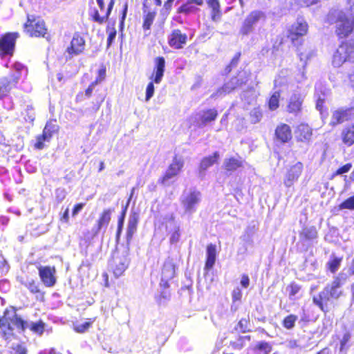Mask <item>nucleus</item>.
Wrapping results in <instances>:
<instances>
[{"mask_svg": "<svg viewBox=\"0 0 354 354\" xmlns=\"http://www.w3.org/2000/svg\"><path fill=\"white\" fill-rule=\"evenodd\" d=\"M343 283V280L339 276H335L330 283H328L322 290L313 297V304L324 314L326 315L330 312L332 306H334V300H337L344 295V292L341 289Z\"/></svg>", "mask_w": 354, "mask_h": 354, "instance_id": "obj_1", "label": "nucleus"}, {"mask_svg": "<svg viewBox=\"0 0 354 354\" xmlns=\"http://www.w3.org/2000/svg\"><path fill=\"white\" fill-rule=\"evenodd\" d=\"M328 20L334 24V31L338 39H344L354 32V19L343 10H333L328 14Z\"/></svg>", "mask_w": 354, "mask_h": 354, "instance_id": "obj_2", "label": "nucleus"}, {"mask_svg": "<svg viewBox=\"0 0 354 354\" xmlns=\"http://www.w3.org/2000/svg\"><path fill=\"white\" fill-rule=\"evenodd\" d=\"M28 326V322L24 320L15 310H6L0 317V329L6 339L14 335L15 328L24 331Z\"/></svg>", "mask_w": 354, "mask_h": 354, "instance_id": "obj_3", "label": "nucleus"}, {"mask_svg": "<svg viewBox=\"0 0 354 354\" xmlns=\"http://www.w3.org/2000/svg\"><path fill=\"white\" fill-rule=\"evenodd\" d=\"M24 32L30 37H46L48 27L45 21L39 16L28 15L26 21L23 25Z\"/></svg>", "mask_w": 354, "mask_h": 354, "instance_id": "obj_4", "label": "nucleus"}, {"mask_svg": "<svg viewBox=\"0 0 354 354\" xmlns=\"http://www.w3.org/2000/svg\"><path fill=\"white\" fill-rule=\"evenodd\" d=\"M346 62L354 63V41L341 42L333 57V64L341 66Z\"/></svg>", "mask_w": 354, "mask_h": 354, "instance_id": "obj_5", "label": "nucleus"}, {"mask_svg": "<svg viewBox=\"0 0 354 354\" xmlns=\"http://www.w3.org/2000/svg\"><path fill=\"white\" fill-rule=\"evenodd\" d=\"M89 100L90 109L93 111H97L101 107L102 103L106 98V93L104 91L100 90L94 86L92 91L86 95V89L84 93L79 92L75 97L76 102H82L84 99Z\"/></svg>", "mask_w": 354, "mask_h": 354, "instance_id": "obj_6", "label": "nucleus"}, {"mask_svg": "<svg viewBox=\"0 0 354 354\" xmlns=\"http://www.w3.org/2000/svg\"><path fill=\"white\" fill-rule=\"evenodd\" d=\"M18 32H7L0 36V57L13 56L17 40L19 37Z\"/></svg>", "mask_w": 354, "mask_h": 354, "instance_id": "obj_7", "label": "nucleus"}, {"mask_svg": "<svg viewBox=\"0 0 354 354\" xmlns=\"http://www.w3.org/2000/svg\"><path fill=\"white\" fill-rule=\"evenodd\" d=\"M169 334L168 332H163L160 330L156 333V338L152 339L151 342L145 344L141 346L138 351V354H159L161 348L169 339Z\"/></svg>", "mask_w": 354, "mask_h": 354, "instance_id": "obj_8", "label": "nucleus"}, {"mask_svg": "<svg viewBox=\"0 0 354 354\" xmlns=\"http://www.w3.org/2000/svg\"><path fill=\"white\" fill-rule=\"evenodd\" d=\"M99 9L102 12H104L103 15H100L99 11L94 8L89 12V17L92 21L99 24H103L106 22L111 15V11L115 4V0H109L107 7L105 6L104 0H96Z\"/></svg>", "mask_w": 354, "mask_h": 354, "instance_id": "obj_9", "label": "nucleus"}, {"mask_svg": "<svg viewBox=\"0 0 354 354\" xmlns=\"http://www.w3.org/2000/svg\"><path fill=\"white\" fill-rule=\"evenodd\" d=\"M266 15L264 12L255 10L251 11L245 18L239 32L243 36H246L250 34L254 29V26L261 20H265Z\"/></svg>", "mask_w": 354, "mask_h": 354, "instance_id": "obj_10", "label": "nucleus"}, {"mask_svg": "<svg viewBox=\"0 0 354 354\" xmlns=\"http://www.w3.org/2000/svg\"><path fill=\"white\" fill-rule=\"evenodd\" d=\"M20 79L19 73H9L0 77V100L8 97L11 91L17 88Z\"/></svg>", "mask_w": 354, "mask_h": 354, "instance_id": "obj_11", "label": "nucleus"}, {"mask_svg": "<svg viewBox=\"0 0 354 354\" xmlns=\"http://www.w3.org/2000/svg\"><path fill=\"white\" fill-rule=\"evenodd\" d=\"M294 134L297 143L308 145L313 141V129L306 122H300L295 127Z\"/></svg>", "mask_w": 354, "mask_h": 354, "instance_id": "obj_12", "label": "nucleus"}, {"mask_svg": "<svg viewBox=\"0 0 354 354\" xmlns=\"http://www.w3.org/2000/svg\"><path fill=\"white\" fill-rule=\"evenodd\" d=\"M183 167L184 160L177 155H175L165 174L158 179V183L165 185L169 180L177 176L182 171Z\"/></svg>", "mask_w": 354, "mask_h": 354, "instance_id": "obj_13", "label": "nucleus"}, {"mask_svg": "<svg viewBox=\"0 0 354 354\" xmlns=\"http://www.w3.org/2000/svg\"><path fill=\"white\" fill-rule=\"evenodd\" d=\"M86 46V40L82 34L76 32L73 34L70 44L65 51L70 57L77 56L84 53Z\"/></svg>", "mask_w": 354, "mask_h": 354, "instance_id": "obj_14", "label": "nucleus"}, {"mask_svg": "<svg viewBox=\"0 0 354 354\" xmlns=\"http://www.w3.org/2000/svg\"><path fill=\"white\" fill-rule=\"evenodd\" d=\"M37 270L41 281L46 287L51 288L56 284L57 271L54 266H39Z\"/></svg>", "mask_w": 354, "mask_h": 354, "instance_id": "obj_15", "label": "nucleus"}, {"mask_svg": "<svg viewBox=\"0 0 354 354\" xmlns=\"http://www.w3.org/2000/svg\"><path fill=\"white\" fill-rule=\"evenodd\" d=\"M149 0H142V28L145 32L149 31L153 24L157 16V12L155 9L151 8Z\"/></svg>", "mask_w": 354, "mask_h": 354, "instance_id": "obj_16", "label": "nucleus"}, {"mask_svg": "<svg viewBox=\"0 0 354 354\" xmlns=\"http://www.w3.org/2000/svg\"><path fill=\"white\" fill-rule=\"evenodd\" d=\"M308 31V24L306 21H297L291 25L287 32V37L295 44L299 39L305 36Z\"/></svg>", "mask_w": 354, "mask_h": 354, "instance_id": "obj_17", "label": "nucleus"}, {"mask_svg": "<svg viewBox=\"0 0 354 354\" xmlns=\"http://www.w3.org/2000/svg\"><path fill=\"white\" fill-rule=\"evenodd\" d=\"M240 72L232 76L227 82H225L216 91L218 95H226L232 93L236 88L245 85L247 83L246 78L239 77Z\"/></svg>", "mask_w": 354, "mask_h": 354, "instance_id": "obj_18", "label": "nucleus"}, {"mask_svg": "<svg viewBox=\"0 0 354 354\" xmlns=\"http://www.w3.org/2000/svg\"><path fill=\"white\" fill-rule=\"evenodd\" d=\"M353 107L340 108L332 113L330 126L335 127L344 122L351 120Z\"/></svg>", "mask_w": 354, "mask_h": 354, "instance_id": "obj_19", "label": "nucleus"}, {"mask_svg": "<svg viewBox=\"0 0 354 354\" xmlns=\"http://www.w3.org/2000/svg\"><path fill=\"white\" fill-rule=\"evenodd\" d=\"M292 139V129L290 125L286 123H279L274 129V140L279 144H286Z\"/></svg>", "mask_w": 354, "mask_h": 354, "instance_id": "obj_20", "label": "nucleus"}, {"mask_svg": "<svg viewBox=\"0 0 354 354\" xmlns=\"http://www.w3.org/2000/svg\"><path fill=\"white\" fill-rule=\"evenodd\" d=\"M303 170L304 164L300 161H298L295 164L290 166L287 170L283 179V183L286 187H291L294 183L299 179L303 172Z\"/></svg>", "mask_w": 354, "mask_h": 354, "instance_id": "obj_21", "label": "nucleus"}, {"mask_svg": "<svg viewBox=\"0 0 354 354\" xmlns=\"http://www.w3.org/2000/svg\"><path fill=\"white\" fill-rule=\"evenodd\" d=\"M187 41V35L186 33L182 32L180 29H174L169 36L168 44L172 48L179 50L184 47Z\"/></svg>", "mask_w": 354, "mask_h": 354, "instance_id": "obj_22", "label": "nucleus"}, {"mask_svg": "<svg viewBox=\"0 0 354 354\" xmlns=\"http://www.w3.org/2000/svg\"><path fill=\"white\" fill-rule=\"evenodd\" d=\"M304 102V97L300 93L292 94L286 105V111L289 114L295 116L298 115L302 111V105Z\"/></svg>", "mask_w": 354, "mask_h": 354, "instance_id": "obj_23", "label": "nucleus"}, {"mask_svg": "<svg viewBox=\"0 0 354 354\" xmlns=\"http://www.w3.org/2000/svg\"><path fill=\"white\" fill-rule=\"evenodd\" d=\"M155 66L149 79L159 84L162 80L165 71V59L162 56L157 57L154 59Z\"/></svg>", "mask_w": 354, "mask_h": 354, "instance_id": "obj_24", "label": "nucleus"}, {"mask_svg": "<svg viewBox=\"0 0 354 354\" xmlns=\"http://www.w3.org/2000/svg\"><path fill=\"white\" fill-rule=\"evenodd\" d=\"M203 0H187L176 9V13L186 16L196 13L200 10L197 6H203Z\"/></svg>", "mask_w": 354, "mask_h": 354, "instance_id": "obj_25", "label": "nucleus"}, {"mask_svg": "<svg viewBox=\"0 0 354 354\" xmlns=\"http://www.w3.org/2000/svg\"><path fill=\"white\" fill-rule=\"evenodd\" d=\"M201 192L199 191L190 192L186 196L181 200L185 210L187 212H193L196 209V206L201 201Z\"/></svg>", "mask_w": 354, "mask_h": 354, "instance_id": "obj_26", "label": "nucleus"}, {"mask_svg": "<svg viewBox=\"0 0 354 354\" xmlns=\"http://www.w3.org/2000/svg\"><path fill=\"white\" fill-rule=\"evenodd\" d=\"M113 211V208H106L100 214L93 230L94 236L97 235L103 227H106L109 225L111 219V214Z\"/></svg>", "mask_w": 354, "mask_h": 354, "instance_id": "obj_27", "label": "nucleus"}, {"mask_svg": "<svg viewBox=\"0 0 354 354\" xmlns=\"http://www.w3.org/2000/svg\"><path fill=\"white\" fill-rule=\"evenodd\" d=\"M339 139L346 147L354 145V123L346 124L340 129Z\"/></svg>", "mask_w": 354, "mask_h": 354, "instance_id": "obj_28", "label": "nucleus"}, {"mask_svg": "<svg viewBox=\"0 0 354 354\" xmlns=\"http://www.w3.org/2000/svg\"><path fill=\"white\" fill-rule=\"evenodd\" d=\"M217 256L216 245L209 243L206 247V258L205 261L204 271L208 273L214 267Z\"/></svg>", "mask_w": 354, "mask_h": 354, "instance_id": "obj_29", "label": "nucleus"}, {"mask_svg": "<svg viewBox=\"0 0 354 354\" xmlns=\"http://www.w3.org/2000/svg\"><path fill=\"white\" fill-rule=\"evenodd\" d=\"M272 351V344L266 341H259L250 345L246 350V354H269Z\"/></svg>", "mask_w": 354, "mask_h": 354, "instance_id": "obj_30", "label": "nucleus"}, {"mask_svg": "<svg viewBox=\"0 0 354 354\" xmlns=\"http://www.w3.org/2000/svg\"><path fill=\"white\" fill-rule=\"evenodd\" d=\"M176 265L171 257H167L162 267L161 277L162 279L169 280L174 277L176 274Z\"/></svg>", "mask_w": 354, "mask_h": 354, "instance_id": "obj_31", "label": "nucleus"}, {"mask_svg": "<svg viewBox=\"0 0 354 354\" xmlns=\"http://www.w3.org/2000/svg\"><path fill=\"white\" fill-rule=\"evenodd\" d=\"M218 115V113L216 109H207L203 110L198 118V126L204 127L209 123L214 122L216 120Z\"/></svg>", "mask_w": 354, "mask_h": 354, "instance_id": "obj_32", "label": "nucleus"}, {"mask_svg": "<svg viewBox=\"0 0 354 354\" xmlns=\"http://www.w3.org/2000/svg\"><path fill=\"white\" fill-rule=\"evenodd\" d=\"M207 7L210 9V19L217 22L222 17V10L219 0H205Z\"/></svg>", "mask_w": 354, "mask_h": 354, "instance_id": "obj_33", "label": "nucleus"}, {"mask_svg": "<svg viewBox=\"0 0 354 354\" xmlns=\"http://www.w3.org/2000/svg\"><path fill=\"white\" fill-rule=\"evenodd\" d=\"M127 261L125 258L118 257L113 259L111 269L116 277L121 276L127 268Z\"/></svg>", "mask_w": 354, "mask_h": 354, "instance_id": "obj_34", "label": "nucleus"}, {"mask_svg": "<svg viewBox=\"0 0 354 354\" xmlns=\"http://www.w3.org/2000/svg\"><path fill=\"white\" fill-rule=\"evenodd\" d=\"M342 261V256L337 257L335 254H332L326 265L327 270L332 274L336 273L340 268Z\"/></svg>", "mask_w": 354, "mask_h": 354, "instance_id": "obj_35", "label": "nucleus"}, {"mask_svg": "<svg viewBox=\"0 0 354 354\" xmlns=\"http://www.w3.org/2000/svg\"><path fill=\"white\" fill-rule=\"evenodd\" d=\"M219 159V153L218 151H215L212 155L205 156L203 158L200 162V169L205 171L207 168L213 166L216 164Z\"/></svg>", "mask_w": 354, "mask_h": 354, "instance_id": "obj_36", "label": "nucleus"}, {"mask_svg": "<svg viewBox=\"0 0 354 354\" xmlns=\"http://www.w3.org/2000/svg\"><path fill=\"white\" fill-rule=\"evenodd\" d=\"M243 165L241 158L237 159L234 157H230L225 159L224 162V169L226 171L232 172L237 170L239 168L242 167Z\"/></svg>", "mask_w": 354, "mask_h": 354, "instance_id": "obj_37", "label": "nucleus"}, {"mask_svg": "<svg viewBox=\"0 0 354 354\" xmlns=\"http://www.w3.org/2000/svg\"><path fill=\"white\" fill-rule=\"evenodd\" d=\"M281 92L277 91L273 92L267 100L268 109L271 111L277 110L280 106Z\"/></svg>", "mask_w": 354, "mask_h": 354, "instance_id": "obj_38", "label": "nucleus"}, {"mask_svg": "<svg viewBox=\"0 0 354 354\" xmlns=\"http://www.w3.org/2000/svg\"><path fill=\"white\" fill-rule=\"evenodd\" d=\"M24 286L29 290L30 293L36 297H44V292L40 288L39 283L34 279L24 283Z\"/></svg>", "mask_w": 354, "mask_h": 354, "instance_id": "obj_39", "label": "nucleus"}, {"mask_svg": "<svg viewBox=\"0 0 354 354\" xmlns=\"http://www.w3.org/2000/svg\"><path fill=\"white\" fill-rule=\"evenodd\" d=\"M59 130V127L55 124H53L51 121H48L43 131H42V135L43 138H46L47 139V142H50L53 135L57 133Z\"/></svg>", "mask_w": 354, "mask_h": 354, "instance_id": "obj_40", "label": "nucleus"}, {"mask_svg": "<svg viewBox=\"0 0 354 354\" xmlns=\"http://www.w3.org/2000/svg\"><path fill=\"white\" fill-rule=\"evenodd\" d=\"M318 233L315 226L304 227L300 232V237L304 241H310L317 239Z\"/></svg>", "mask_w": 354, "mask_h": 354, "instance_id": "obj_41", "label": "nucleus"}, {"mask_svg": "<svg viewBox=\"0 0 354 354\" xmlns=\"http://www.w3.org/2000/svg\"><path fill=\"white\" fill-rule=\"evenodd\" d=\"M106 67L102 65L97 71V76L95 80L92 82L86 88V95H88L92 91V88L94 86H97V84L105 80L106 77Z\"/></svg>", "mask_w": 354, "mask_h": 354, "instance_id": "obj_42", "label": "nucleus"}, {"mask_svg": "<svg viewBox=\"0 0 354 354\" xmlns=\"http://www.w3.org/2000/svg\"><path fill=\"white\" fill-rule=\"evenodd\" d=\"M251 340L250 335L239 336L234 340L230 342V345L234 350H241L245 346V342H250Z\"/></svg>", "mask_w": 354, "mask_h": 354, "instance_id": "obj_43", "label": "nucleus"}, {"mask_svg": "<svg viewBox=\"0 0 354 354\" xmlns=\"http://www.w3.org/2000/svg\"><path fill=\"white\" fill-rule=\"evenodd\" d=\"M241 52H236L231 59L228 64L224 68V73L225 75H229L233 68H236L240 62L241 57Z\"/></svg>", "mask_w": 354, "mask_h": 354, "instance_id": "obj_44", "label": "nucleus"}, {"mask_svg": "<svg viewBox=\"0 0 354 354\" xmlns=\"http://www.w3.org/2000/svg\"><path fill=\"white\" fill-rule=\"evenodd\" d=\"M297 319V315L294 314H289L283 319L281 324L284 328L287 330H291L295 326V323Z\"/></svg>", "mask_w": 354, "mask_h": 354, "instance_id": "obj_45", "label": "nucleus"}, {"mask_svg": "<svg viewBox=\"0 0 354 354\" xmlns=\"http://www.w3.org/2000/svg\"><path fill=\"white\" fill-rule=\"evenodd\" d=\"M250 321L249 317L241 318L237 323L235 329L243 333H248L250 330Z\"/></svg>", "mask_w": 354, "mask_h": 354, "instance_id": "obj_46", "label": "nucleus"}, {"mask_svg": "<svg viewBox=\"0 0 354 354\" xmlns=\"http://www.w3.org/2000/svg\"><path fill=\"white\" fill-rule=\"evenodd\" d=\"M29 328L32 333L40 335L43 334L44 331L45 324L40 319L37 322H32L30 325Z\"/></svg>", "mask_w": 354, "mask_h": 354, "instance_id": "obj_47", "label": "nucleus"}, {"mask_svg": "<svg viewBox=\"0 0 354 354\" xmlns=\"http://www.w3.org/2000/svg\"><path fill=\"white\" fill-rule=\"evenodd\" d=\"M288 291V297L290 299H292L296 295H297L301 290V286L295 281L290 282L286 288Z\"/></svg>", "mask_w": 354, "mask_h": 354, "instance_id": "obj_48", "label": "nucleus"}, {"mask_svg": "<svg viewBox=\"0 0 354 354\" xmlns=\"http://www.w3.org/2000/svg\"><path fill=\"white\" fill-rule=\"evenodd\" d=\"M251 122L253 124L258 123L263 117V113L259 108L253 109L250 113Z\"/></svg>", "mask_w": 354, "mask_h": 354, "instance_id": "obj_49", "label": "nucleus"}, {"mask_svg": "<svg viewBox=\"0 0 354 354\" xmlns=\"http://www.w3.org/2000/svg\"><path fill=\"white\" fill-rule=\"evenodd\" d=\"M138 225V221L136 218H133L129 221L128 222V227H127V239H130L132 238L133 234L136 230Z\"/></svg>", "mask_w": 354, "mask_h": 354, "instance_id": "obj_50", "label": "nucleus"}, {"mask_svg": "<svg viewBox=\"0 0 354 354\" xmlns=\"http://www.w3.org/2000/svg\"><path fill=\"white\" fill-rule=\"evenodd\" d=\"M339 209H354V195L344 200L339 205Z\"/></svg>", "mask_w": 354, "mask_h": 354, "instance_id": "obj_51", "label": "nucleus"}, {"mask_svg": "<svg viewBox=\"0 0 354 354\" xmlns=\"http://www.w3.org/2000/svg\"><path fill=\"white\" fill-rule=\"evenodd\" d=\"M11 349V354H27V349L23 344H14Z\"/></svg>", "mask_w": 354, "mask_h": 354, "instance_id": "obj_52", "label": "nucleus"}, {"mask_svg": "<svg viewBox=\"0 0 354 354\" xmlns=\"http://www.w3.org/2000/svg\"><path fill=\"white\" fill-rule=\"evenodd\" d=\"M242 299V292L241 290L236 287L232 291V305L235 304L236 302H240ZM233 306H232V307Z\"/></svg>", "mask_w": 354, "mask_h": 354, "instance_id": "obj_53", "label": "nucleus"}, {"mask_svg": "<svg viewBox=\"0 0 354 354\" xmlns=\"http://www.w3.org/2000/svg\"><path fill=\"white\" fill-rule=\"evenodd\" d=\"M352 168V164L351 162L346 163L343 166L338 168L332 175V178L337 175H341L348 172Z\"/></svg>", "mask_w": 354, "mask_h": 354, "instance_id": "obj_54", "label": "nucleus"}, {"mask_svg": "<svg viewBox=\"0 0 354 354\" xmlns=\"http://www.w3.org/2000/svg\"><path fill=\"white\" fill-rule=\"evenodd\" d=\"M43 135H39L36 137V142L34 144V148L38 150L43 149L45 147L44 142H47L46 138H43Z\"/></svg>", "mask_w": 354, "mask_h": 354, "instance_id": "obj_55", "label": "nucleus"}, {"mask_svg": "<svg viewBox=\"0 0 354 354\" xmlns=\"http://www.w3.org/2000/svg\"><path fill=\"white\" fill-rule=\"evenodd\" d=\"M351 335L349 332H346L344 334L342 339L340 341L339 351L341 352L346 349L347 344L350 341Z\"/></svg>", "mask_w": 354, "mask_h": 354, "instance_id": "obj_56", "label": "nucleus"}, {"mask_svg": "<svg viewBox=\"0 0 354 354\" xmlns=\"http://www.w3.org/2000/svg\"><path fill=\"white\" fill-rule=\"evenodd\" d=\"M155 82L151 80L150 82L148 83L147 88H146V96H145V100L149 101L153 95L154 94V84Z\"/></svg>", "mask_w": 354, "mask_h": 354, "instance_id": "obj_57", "label": "nucleus"}, {"mask_svg": "<svg viewBox=\"0 0 354 354\" xmlns=\"http://www.w3.org/2000/svg\"><path fill=\"white\" fill-rule=\"evenodd\" d=\"M91 326V322H85L82 324L75 325L74 330L79 333H83L86 332Z\"/></svg>", "mask_w": 354, "mask_h": 354, "instance_id": "obj_58", "label": "nucleus"}, {"mask_svg": "<svg viewBox=\"0 0 354 354\" xmlns=\"http://www.w3.org/2000/svg\"><path fill=\"white\" fill-rule=\"evenodd\" d=\"M180 237V230L178 227L173 232H171L169 238L170 243L174 244L176 243L179 240Z\"/></svg>", "mask_w": 354, "mask_h": 354, "instance_id": "obj_59", "label": "nucleus"}, {"mask_svg": "<svg viewBox=\"0 0 354 354\" xmlns=\"http://www.w3.org/2000/svg\"><path fill=\"white\" fill-rule=\"evenodd\" d=\"M127 10H128V3L126 2L123 6V8H122V16L120 17V26L121 28H122L124 26V21H125L127 14Z\"/></svg>", "mask_w": 354, "mask_h": 354, "instance_id": "obj_60", "label": "nucleus"}, {"mask_svg": "<svg viewBox=\"0 0 354 354\" xmlns=\"http://www.w3.org/2000/svg\"><path fill=\"white\" fill-rule=\"evenodd\" d=\"M26 117H25V120L27 122H32L35 120V114L33 113V109L32 107L28 106L26 111Z\"/></svg>", "mask_w": 354, "mask_h": 354, "instance_id": "obj_61", "label": "nucleus"}, {"mask_svg": "<svg viewBox=\"0 0 354 354\" xmlns=\"http://www.w3.org/2000/svg\"><path fill=\"white\" fill-rule=\"evenodd\" d=\"M108 32V37H107V45L109 46L113 41L115 39L116 36V30L114 28H113L111 30H109L107 29Z\"/></svg>", "mask_w": 354, "mask_h": 354, "instance_id": "obj_62", "label": "nucleus"}, {"mask_svg": "<svg viewBox=\"0 0 354 354\" xmlns=\"http://www.w3.org/2000/svg\"><path fill=\"white\" fill-rule=\"evenodd\" d=\"M84 206V203H82L75 204L72 209V216H76L83 209Z\"/></svg>", "mask_w": 354, "mask_h": 354, "instance_id": "obj_63", "label": "nucleus"}, {"mask_svg": "<svg viewBox=\"0 0 354 354\" xmlns=\"http://www.w3.org/2000/svg\"><path fill=\"white\" fill-rule=\"evenodd\" d=\"M241 285L243 288H248L250 285V279H249V277L245 274H243L241 275Z\"/></svg>", "mask_w": 354, "mask_h": 354, "instance_id": "obj_64", "label": "nucleus"}]
</instances>
